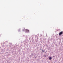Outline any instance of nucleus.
I'll use <instances>...</instances> for the list:
<instances>
[{"label":"nucleus","instance_id":"20e7f679","mask_svg":"<svg viewBox=\"0 0 63 63\" xmlns=\"http://www.w3.org/2000/svg\"><path fill=\"white\" fill-rule=\"evenodd\" d=\"M42 51H43V52H44V51L42 50Z\"/></svg>","mask_w":63,"mask_h":63},{"label":"nucleus","instance_id":"f03ea898","mask_svg":"<svg viewBox=\"0 0 63 63\" xmlns=\"http://www.w3.org/2000/svg\"><path fill=\"white\" fill-rule=\"evenodd\" d=\"M52 59V58H51V57H50L49 58V60H51Z\"/></svg>","mask_w":63,"mask_h":63},{"label":"nucleus","instance_id":"f257e3e1","mask_svg":"<svg viewBox=\"0 0 63 63\" xmlns=\"http://www.w3.org/2000/svg\"><path fill=\"white\" fill-rule=\"evenodd\" d=\"M63 34V31H62L61 32L59 33V35H62Z\"/></svg>","mask_w":63,"mask_h":63},{"label":"nucleus","instance_id":"39448f33","mask_svg":"<svg viewBox=\"0 0 63 63\" xmlns=\"http://www.w3.org/2000/svg\"><path fill=\"white\" fill-rule=\"evenodd\" d=\"M23 29H25L24 28Z\"/></svg>","mask_w":63,"mask_h":63},{"label":"nucleus","instance_id":"7ed1b4c3","mask_svg":"<svg viewBox=\"0 0 63 63\" xmlns=\"http://www.w3.org/2000/svg\"><path fill=\"white\" fill-rule=\"evenodd\" d=\"M26 30L27 32H29V31L27 29Z\"/></svg>","mask_w":63,"mask_h":63}]
</instances>
